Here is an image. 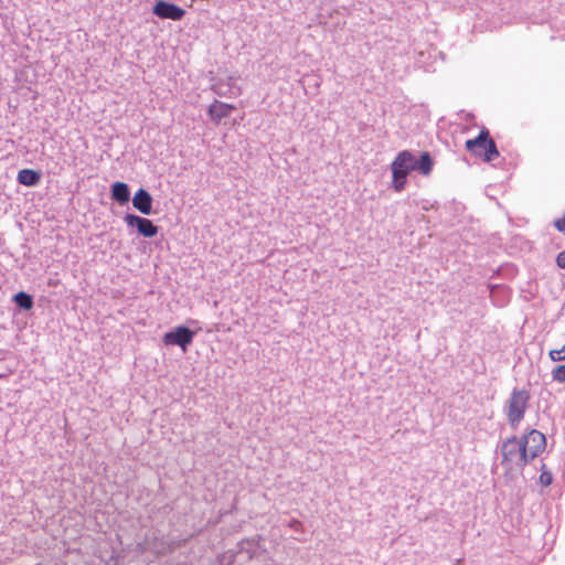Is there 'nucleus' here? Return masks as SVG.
<instances>
[{"label":"nucleus","mask_w":565,"mask_h":565,"mask_svg":"<svg viewBox=\"0 0 565 565\" xmlns=\"http://www.w3.org/2000/svg\"><path fill=\"white\" fill-rule=\"evenodd\" d=\"M524 451L522 440L516 437H511L502 444V465L509 472L522 471L530 462Z\"/></svg>","instance_id":"nucleus-1"},{"label":"nucleus","mask_w":565,"mask_h":565,"mask_svg":"<svg viewBox=\"0 0 565 565\" xmlns=\"http://www.w3.org/2000/svg\"><path fill=\"white\" fill-rule=\"evenodd\" d=\"M466 148L473 156L481 157L486 162H490L499 157L495 142L486 128L475 139L467 140Z\"/></svg>","instance_id":"nucleus-2"},{"label":"nucleus","mask_w":565,"mask_h":565,"mask_svg":"<svg viewBox=\"0 0 565 565\" xmlns=\"http://www.w3.org/2000/svg\"><path fill=\"white\" fill-rule=\"evenodd\" d=\"M417 160L409 151L399 152L392 162L393 188L401 192L406 184L407 174L416 170Z\"/></svg>","instance_id":"nucleus-3"},{"label":"nucleus","mask_w":565,"mask_h":565,"mask_svg":"<svg viewBox=\"0 0 565 565\" xmlns=\"http://www.w3.org/2000/svg\"><path fill=\"white\" fill-rule=\"evenodd\" d=\"M530 401V393L526 390H514L508 401L507 417L512 428H516L524 418Z\"/></svg>","instance_id":"nucleus-4"},{"label":"nucleus","mask_w":565,"mask_h":565,"mask_svg":"<svg viewBox=\"0 0 565 565\" xmlns=\"http://www.w3.org/2000/svg\"><path fill=\"white\" fill-rule=\"evenodd\" d=\"M522 440V447L524 448V452L531 462L534 460L540 454L545 450L546 439L544 434L536 429H532Z\"/></svg>","instance_id":"nucleus-5"},{"label":"nucleus","mask_w":565,"mask_h":565,"mask_svg":"<svg viewBox=\"0 0 565 565\" xmlns=\"http://www.w3.org/2000/svg\"><path fill=\"white\" fill-rule=\"evenodd\" d=\"M152 13L160 19L179 21L184 17L185 10L174 3L160 0L153 6Z\"/></svg>","instance_id":"nucleus-6"},{"label":"nucleus","mask_w":565,"mask_h":565,"mask_svg":"<svg viewBox=\"0 0 565 565\" xmlns=\"http://www.w3.org/2000/svg\"><path fill=\"white\" fill-rule=\"evenodd\" d=\"M194 332L186 327H178L173 331L167 332L163 342L167 345H179L183 350L193 341Z\"/></svg>","instance_id":"nucleus-7"},{"label":"nucleus","mask_w":565,"mask_h":565,"mask_svg":"<svg viewBox=\"0 0 565 565\" xmlns=\"http://www.w3.org/2000/svg\"><path fill=\"white\" fill-rule=\"evenodd\" d=\"M124 221L128 226H135L138 233L145 237H153L158 233V226H156L150 220L141 217L135 214H127Z\"/></svg>","instance_id":"nucleus-8"},{"label":"nucleus","mask_w":565,"mask_h":565,"mask_svg":"<svg viewBox=\"0 0 565 565\" xmlns=\"http://www.w3.org/2000/svg\"><path fill=\"white\" fill-rule=\"evenodd\" d=\"M234 109L235 106L232 104L214 100L209 107V116L214 124L218 125L220 121L228 117Z\"/></svg>","instance_id":"nucleus-9"},{"label":"nucleus","mask_w":565,"mask_h":565,"mask_svg":"<svg viewBox=\"0 0 565 565\" xmlns=\"http://www.w3.org/2000/svg\"><path fill=\"white\" fill-rule=\"evenodd\" d=\"M132 205L143 215H149L152 212V196L145 189H139L134 198Z\"/></svg>","instance_id":"nucleus-10"},{"label":"nucleus","mask_w":565,"mask_h":565,"mask_svg":"<svg viewBox=\"0 0 565 565\" xmlns=\"http://www.w3.org/2000/svg\"><path fill=\"white\" fill-rule=\"evenodd\" d=\"M111 199L121 205L128 203L130 199L128 185L125 182H115L111 185Z\"/></svg>","instance_id":"nucleus-11"},{"label":"nucleus","mask_w":565,"mask_h":565,"mask_svg":"<svg viewBox=\"0 0 565 565\" xmlns=\"http://www.w3.org/2000/svg\"><path fill=\"white\" fill-rule=\"evenodd\" d=\"M18 182L25 186H32L40 182L41 174L33 169H22L18 172Z\"/></svg>","instance_id":"nucleus-12"},{"label":"nucleus","mask_w":565,"mask_h":565,"mask_svg":"<svg viewBox=\"0 0 565 565\" xmlns=\"http://www.w3.org/2000/svg\"><path fill=\"white\" fill-rule=\"evenodd\" d=\"M14 302L21 307L22 309L24 310H31L32 307H33V299L32 297L24 292V291H20L18 292L14 298H13Z\"/></svg>","instance_id":"nucleus-13"},{"label":"nucleus","mask_w":565,"mask_h":565,"mask_svg":"<svg viewBox=\"0 0 565 565\" xmlns=\"http://www.w3.org/2000/svg\"><path fill=\"white\" fill-rule=\"evenodd\" d=\"M424 175H428L433 169V160L428 152H424L417 161V168Z\"/></svg>","instance_id":"nucleus-14"},{"label":"nucleus","mask_w":565,"mask_h":565,"mask_svg":"<svg viewBox=\"0 0 565 565\" xmlns=\"http://www.w3.org/2000/svg\"><path fill=\"white\" fill-rule=\"evenodd\" d=\"M552 377L554 381H556L558 383H565V364H561V365L556 366L552 371Z\"/></svg>","instance_id":"nucleus-15"},{"label":"nucleus","mask_w":565,"mask_h":565,"mask_svg":"<svg viewBox=\"0 0 565 565\" xmlns=\"http://www.w3.org/2000/svg\"><path fill=\"white\" fill-rule=\"evenodd\" d=\"M548 356L554 362H559L565 360V344L561 349L550 350Z\"/></svg>","instance_id":"nucleus-16"},{"label":"nucleus","mask_w":565,"mask_h":565,"mask_svg":"<svg viewBox=\"0 0 565 565\" xmlns=\"http://www.w3.org/2000/svg\"><path fill=\"white\" fill-rule=\"evenodd\" d=\"M540 482L542 486L547 487L553 482V476L550 471L543 470L540 475Z\"/></svg>","instance_id":"nucleus-17"},{"label":"nucleus","mask_w":565,"mask_h":565,"mask_svg":"<svg viewBox=\"0 0 565 565\" xmlns=\"http://www.w3.org/2000/svg\"><path fill=\"white\" fill-rule=\"evenodd\" d=\"M554 226L559 232H565V212H564V215L561 218H557V220L554 221Z\"/></svg>","instance_id":"nucleus-18"},{"label":"nucleus","mask_w":565,"mask_h":565,"mask_svg":"<svg viewBox=\"0 0 565 565\" xmlns=\"http://www.w3.org/2000/svg\"><path fill=\"white\" fill-rule=\"evenodd\" d=\"M556 264L559 268L565 269V252H561L556 257Z\"/></svg>","instance_id":"nucleus-19"}]
</instances>
